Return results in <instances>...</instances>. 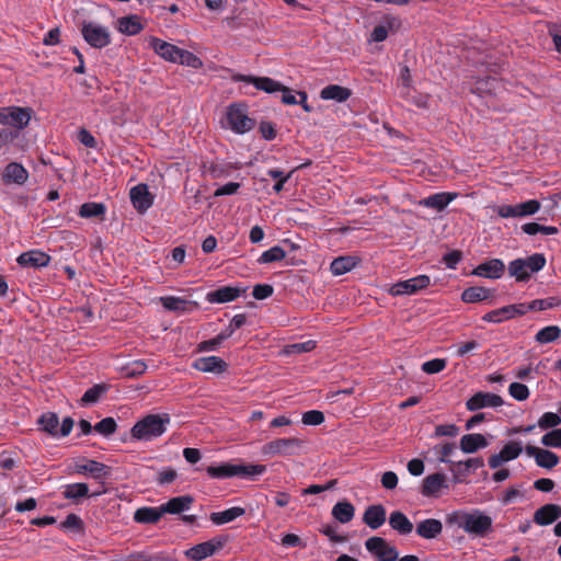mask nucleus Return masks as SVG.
Returning <instances> with one entry per match:
<instances>
[{
    "mask_svg": "<svg viewBox=\"0 0 561 561\" xmlns=\"http://www.w3.org/2000/svg\"><path fill=\"white\" fill-rule=\"evenodd\" d=\"M324 422V414L318 410H310L302 414V423L306 425H320Z\"/></svg>",
    "mask_w": 561,
    "mask_h": 561,
    "instance_id": "680f3d73",
    "label": "nucleus"
},
{
    "mask_svg": "<svg viewBox=\"0 0 561 561\" xmlns=\"http://www.w3.org/2000/svg\"><path fill=\"white\" fill-rule=\"evenodd\" d=\"M244 513L245 510L243 507L234 506L221 512L210 513L209 519L215 525H225L244 515Z\"/></svg>",
    "mask_w": 561,
    "mask_h": 561,
    "instance_id": "c9c22d12",
    "label": "nucleus"
},
{
    "mask_svg": "<svg viewBox=\"0 0 561 561\" xmlns=\"http://www.w3.org/2000/svg\"><path fill=\"white\" fill-rule=\"evenodd\" d=\"M355 507L348 501L337 502L332 508V516L340 523L346 524L354 518Z\"/></svg>",
    "mask_w": 561,
    "mask_h": 561,
    "instance_id": "58836bf2",
    "label": "nucleus"
},
{
    "mask_svg": "<svg viewBox=\"0 0 561 561\" xmlns=\"http://www.w3.org/2000/svg\"><path fill=\"white\" fill-rule=\"evenodd\" d=\"M488 445L486 438L479 433L466 434L460 438V449L466 454H473Z\"/></svg>",
    "mask_w": 561,
    "mask_h": 561,
    "instance_id": "7c9ffc66",
    "label": "nucleus"
},
{
    "mask_svg": "<svg viewBox=\"0 0 561 561\" xmlns=\"http://www.w3.org/2000/svg\"><path fill=\"white\" fill-rule=\"evenodd\" d=\"M457 193L442 192L427 196L421 204L425 207L436 209L437 211L444 210L456 197Z\"/></svg>",
    "mask_w": 561,
    "mask_h": 561,
    "instance_id": "c756f323",
    "label": "nucleus"
},
{
    "mask_svg": "<svg viewBox=\"0 0 561 561\" xmlns=\"http://www.w3.org/2000/svg\"><path fill=\"white\" fill-rule=\"evenodd\" d=\"M459 433V427L455 424H440L435 427V436L443 437L449 436L455 437Z\"/></svg>",
    "mask_w": 561,
    "mask_h": 561,
    "instance_id": "338daca9",
    "label": "nucleus"
},
{
    "mask_svg": "<svg viewBox=\"0 0 561 561\" xmlns=\"http://www.w3.org/2000/svg\"><path fill=\"white\" fill-rule=\"evenodd\" d=\"M232 80L234 82H244L253 84L256 90L270 94L278 92L280 89H283V84L279 81H276L270 77H255L251 75L237 73L232 77Z\"/></svg>",
    "mask_w": 561,
    "mask_h": 561,
    "instance_id": "4468645a",
    "label": "nucleus"
},
{
    "mask_svg": "<svg viewBox=\"0 0 561 561\" xmlns=\"http://www.w3.org/2000/svg\"><path fill=\"white\" fill-rule=\"evenodd\" d=\"M33 110L21 106H3L0 107V124L14 128L13 130L24 129L32 117Z\"/></svg>",
    "mask_w": 561,
    "mask_h": 561,
    "instance_id": "423d86ee",
    "label": "nucleus"
},
{
    "mask_svg": "<svg viewBox=\"0 0 561 561\" xmlns=\"http://www.w3.org/2000/svg\"><path fill=\"white\" fill-rule=\"evenodd\" d=\"M227 123L230 129L237 134H244L254 127V121L247 114V107L240 103H233L227 108Z\"/></svg>",
    "mask_w": 561,
    "mask_h": 561,
    "instance_id": "6e6552de",
    "label": "nucleus"
},
{
    "mask_svg": "<svg viewBox=\"0 0 561 561\" xmlns=\"http://www.w3.org/2000/svg\"><path fill=\"white\" fill-rule=\"evenodd\" d=\"M389 525L400 535H409L413 530L411 520L400 511H394L389 516Z\"/></svg>",
    "mask_w": 561,
    "mask_h": 561,
    "instance_id": "e433bc0d",
    "label": "nucleus"
},
{
    "mask_svg": "<svg viewBox=\"0 0 561 561\" xmlns=\"http://www.w3.org/2000/svg\"><path fill=\"white\" fill-rule=\"evenodd\" d=\"M366 549L377 558V561H396L399 552L381 537H370L365 542Z\"/></svg>",
    "mask_w": 561,
    "mask_h": 561,
    "instance_id": "ddd939ff",
    "label": "nucleus"
},
{
    "mask_svg": "<svg viewBox=\"0 0 561 561\" xmlns=\"http://www.w3.org/2000/svg\"><path fill=\"white\" fill-rule=\"evenodd\" d=\"M415 533L423 539H435L443 533V524L439 519L427 518L417 523Z\"/></svg>",
    "mask_w": 561,
    "mask_h": 561,
    "instance_id": "a878e982",
    "label": "nucleus"
},
{
    "mask_svg": "<svg viewBox=\"0 0 561 561\" xmlns=\"http://www.w3.org/2000/svg\"><path fill=\"white\" fill-rule=\"evenodd\" d=\"M499 81L494 77H486L476 81L472 92L479 95H486L494 93L500 87Z\"/></svg>",
    "mask_w": 561,
    "mask_h": 561,
    "instance_id": "a19ab883",
    "label": "nucleus"
},
{
    "mask_svg": "<svg viewBox=\"0 0 561 561\" xmlns=\"http://www.w3.org/2000/svg\"><path fill=\"white\" fill-rule=\"evenodd\" d=\"M61 528L71 529L75 531H81L83 528L82 519L76 514H69L66 516L65 520L61 522Z\"/></svg>",
    "mask_w": 561,
    "mask_h": 561,
    "instance_id": "e2e57ef3",
    "label": "nucleus"
},
{
    "mask_svg": "<svg viewBox=\"0 0 561 561\" xmlns=\"http://www.w3.org/2000/svg\"><path fill=\"white\" fill-rule=\"evenodd\" d=\"M455 448L456 445L454 443H445L443 445L435 446L433 450L440 462L451 465L453 461L449 459V457L454 453Z\"/></svg>",
    "mask_w": 561,
    "mask_h": 561,
    "instance_id": "5fc2aeb1",
    "label": "nucleus"
},
{
    "mask_svg": "<svg viewBox=\"0 0 561 561\" xmlns=\"http://www.w3.org/2000/svg\"><path fill=\"white\" fill-rule=\"evenodd\" d=\"M117 428V424L113 417H104L100 422H98L94 425V430L103 435V436H110L115 433Z\"/></svg>",
    "mask_w": 561,
    "mask_h": 561,
    "instance_id": "6e6d98bb",
    "label": "nucleus"
},
{
    "mask_svg": "<svg viewBox=\"0 0 561 561\" xmlns=\"http://www.w3.org/2000/svg\"><path fill=\"white\" fill-rule=\"evenodd\" d=\"M530 305L533 311H543L561 306V298L552 296L543 299H535L530 301Z\"/></svg>",
    "mask_w": 561,
    "mask_h": 561,
    "instance_id": "3c124183",
    "label": "nucleus"
},
{
    "mask_svg": "<svg viewBox=\"0 0 561 561\" xmlns=\"http://www.w3.org/2000/svg\"><path fill=\"white\" fill-rule=\"evenodd\" d=\"M561 336V329L558 325H548L536 333L535 340L538 343L547 344L554 342Z\"/></svg>",
    "mask_w": 561,
    "mask_h": 561,
    "instance_id": "c03bdc74",
    "label": "nucleus"
},
{
    "mask_svg": "<svg viewBox=\"0 0 561 561\" xmlns=\"http://www.w3.org/2000/svg\"><path fill=\"white\" fill-rule=\"evenodd\" d=\"M447 365L444 358H434L423 363L422 370L428 375L440 373Z\"/></svg>",
    "mask_w": 561,
    "mask_h": 561,
    "instance_id": "052dcab7",
    "label": "nucleus"
},
{
    "mask_svg": "<svg viewBox=\"0 0 561 561\" xmlns=\"http://www.w3.org/2000/svg\"><path fill=\"white\" fill-rule=\"evenodd\" d=\"M305 447V442L297 437H285L271 440L263 445L262 454L264 456H297Z\"/></svg>",
    "mask_w": 561,
    "mask_h": 561,
    "instance_id": "39448f33",
    "label": "nucleus"
},
{
    "mask_svg": "<svg viewBox=\"0 0 561 561\" xmlns=\"http://www.w3.org/2000/svg\"><path fill=\"white\" fill-rule=\"evenodd\" d=\"M505 272V264L500 259H491L486 262L479 264L473 270V275L479 277L497 279L502 277Z\"/></svg>",
    "mask_w": 561,
    "mask_h": 561,
    "instance_id": "aec40b11",
    "label": "nucleus"
},
{
    "mask_svg": "<svg viewBox=\"0 0 561 561\" xmlns=\"http://www.w3.org/2000/svg\"><path fill=\"white\" fill-rule=\"evenodd\" d=\"M525 451L529 457H534L536 465L545 469H552L559 463V456L548 449L527 445Z\"/></svg>",
    "mask_w": 561,
    "mask_h": 561,
    "instance_id": "a211bd4d",
    "label": "nucleus"
},
{
    "mask_svg": "<svg viewBox=\"0 0 561 561\" xmlns=\"http://www.w3.org/2000/svg\"><path fill=\"white\" fill-rule=\"evenodd\" d=\"M274 288L270 284H257L253 287L252 296L257 300H263L271 297Z\"/></svg>",
    "mask_w": 561,
    "mask_h": 561,
    "instance_id": "0e129e2a",
    "label": "nucleus"
},
{
    "mask_svg": "<svg viewBox=\"0 0 561 561\" xmlns=\"http://www.w3.org/2000/svg\"><path fill=\"white\" fill-rule=\"evenodd\" d=\"M145 28L141 18L137 14H130L117 20V30L128 36L139 34Z\"/></svg>",
    "mask_w": 561,
    "mask_h": 561,
    "instance_id": "c85d7f7f",
    "label": "nucleus"
},
{
    "mask_svg": "<svg viewBox=\"0 0 561 561\" xmlns=\"http://www.w3.org/2000/svg\"><path fill=\"white\" fill-rule=\"evenodd\" d=\"M80 31L84 41L93 48L101 49L111 44V33L106 26L83 21Z\"/></svg>",
    "mask_w": 561,
    "mask_h": 561,
    "instance_id": "0eeeda50",
    "label": "nucleus"
},
{
    "mask_svg": "<svg viewBox=\"0 0 561 561\" xmlns=\"http://www.w3.org/2000/svg\"><path fill=\"white\" fill-rule=\"evenodd\" d=\"M541 207L537 199H529L515 205H500L496 207V214L502 218L528 217L535 215Z\"/></svg>",
    "mask_w": 561,
    "mask_h": 561,
    "instance_id": "9b49d317",
    "label": "nucleus"
},
{
    "mask_svg": "<svg viewBox=\"0 0 561 561\" xmlns=\"http://www.w3.org/2000/svg\"><path fill=\"white\" fill-rule=\"evenodd\" d=\"M484 466V460L481 457L469 458L465 461L451 462L450 471L456 481L461 482L470 473Z\"/></svg>",
    "mask_w": 561,
    "mask_h": 561,
    "instance_id": "4be33fe9",
    "label": "nucleus"
},
{
    "mask_svg": "<svg viewBox=\"0 0 561 561\" xmlns=\"http://www.w3.org/2000/svg\"><path fill=\"white\" fill-rule=\"evenodd\" d=\"M193 367L196 370L203 371V373H213L220 375L228 369V364L218 356H205L197 358L193 363Z\"/></svg>",
    "mask_w": 561,
    "mask_h": 561,
    "instance_id": "412c9836",
    "label": "nucleus"
},
{
    "mask_svg": "<svg viewBox=\"0 0 561 561\" xmlns=\"http://www.w3.org/2000/svg\"><path fill=\"white\" fill-rule=\"evenodd\" d=\"M493 290L481 287V286H471L466 288L461 294V300L466 304H474L479 301H483L492 297Z\"/></svg>",
    "mask_w": 561,
    "mask_h": 561,
    "instance_id": "f704fd0d",
    "label": "nucleus"
},
{
    "mask_svg": "<svg viewBox=\"0 0 561 561\" xmlns=\"http://www.w3.org/2000/svg\"><path fill=\"white\" fill-rule=\"evenodd\" d=\"M176 64L184 65V66H187V67H191L194 69H198L203 66V61L201 60L199 57H197L195 54H193L188 50L182 49V48L180 50L179 59H178Z\"/></svg>",
    "mask_w": 561,
    "mask_h": 561,
    "instance_id": "864d4df0",
    "label": "nucleus"
},
{
    "mask_svg": "<svg viewBox=\"0 0 561 561\" xmlns=\"http://www.w3.org/2000/svg\"><path fill=\"white\" fill-rule=\"evenodd\" d=\"M130 202L139 214H145L152 205L154 196L149 192L148 185L145 183L137 184L130 188Z\"/></svg>",
    "mask_w": 561,
    "mask_h": 561,
    "instance_id": "2eb2a0df",
    "label": "nucleus"
},
{
    "mask_svg": "<svg viewBox=\"0 0 561 561\" xmlns=\"http://www.w3.org/2000/svg\"><path fill=\"white\" fill-rule=\"evenodd\" d=\"M123 561H172V558L163 552L149 554L145 551H136L126 556Z\"/></svg>",
    "mask_w": 561,
    "mask_h": 561,
    "instance_id": "a18cd8bd",
    "label": "nucleus"
},
{
    "mask_svg": "<svg viewBox=\"0 0 561 561\" xmlns=\"http://www.w3.org/2000/svg\"><path fill=\"white\" fill-rule=\"evenodd\" d=\"M546 262V256L542 253L515 259L508 264V275L518 283H526L530 279L533 273H537L545 267Z\"/></svg>",
    "mask_w": 561,
    "mask_h": 561,
    "instance_id": "7ed1b4c3",
    "label": "nucleus"
},
{
    "mask_svg": "<svg viewBox=\"0 0 561 561\" xmlns=\"http://www.w3.org/2000/svg\"><path fill=\"white\" fill-rule=\"evenodd\" d=\"M149 47L162 59L176 64L181 48L156 36L148 39Z\"/></svg>",
    "mask_w": 561,
    "mask_h": 561,
    "instance_id": "f3484780",
    "label": "nucleus"
},
{
    "mask_svg": "<svg viewBox=\"0 0 561 561\" xmlns=\"http://www.w3.org/2000/svg\"><path fill=\"white\" fill-rule=\"evenodd\" d=\"M446 477L444 473H433L424 478L422 494L424 496L436 495L445 486Z\"/></svg>",
    "mask_w": 561,
    "mask_h": 561,
    "instance_id": "473e14b6",
    "label": "nucleus"
},
{
    "mask_svg": "<svg viewBox=\"0 0 561 561\" xmlns=\"http://www.w3.org/2000/svg\"><path fill=\"white\" fill-rule=\"evenodd\" d=\"M561 424V416L554 412H545L538 420L537 425L546 431Z\"/></svg>",
    "mask_w": 561,
    "mask_h": 561,
    "instance_id": "603ef678",
    "label": "nucleus"
},
{
    "mask_svg": "<svg viewBox=\"0 0 561 561\" xmlns=\"http://www.w3.org/2000/svg\"><path fill=\"white\" fill-rule=\"evenodd\" d=\"M62 495L67 500H79L89 495V486L87 483L78 482L65 485Z\"/></svg>",
    "mask_w": 561,
    "mask_h": 561,
    "instance_id": "37998d69",
    "label": "nucleus"
},
{
    "mask_svg": "<svg viewBox=\"0 0 561 561\" xmlns=\"http://www.w3.org/2000/svg\"><path fill=\"white\" fill-rule=\"evenodd\" d=\"M446 522L448 525H456L468 535L478 538H484L493 530L492 518L480 510L454 512L447 515Z\"/></svg>",
    "mask_w": 561,
    "mask_h": 561,
    "instance_id": "f257e3e1",
    "label": "nucleus"
},
{
    "mask_svg": "<svg viewBox=\"0 0 561 561\" xmlns=\"http://www.w3.org/2000/svg\"><path fill=\"white\" fill-rule=\"evenodd\" d=\"M51 257L41 250H30L21 253L16 263L22 267H45L50 263Z\"/></svg>",
    "mask_w": 561,
    "mask_h": 561,
    "instance_id": "6ab92c4d",
    "label": "nucleus"
},
{
    "mask_svg": "<svg viewBox=\"0 0 561 561\" xmlns=\"http://www.w3.org/2000/svg\"><path fill=\"white\" fill-rule=\"evenodd\" d=\"M107 391V386L104 383L94 385L89 388L82 396L80 402L82 405L95 403L100 400L102 394Z\"/></svg>",
    "mask_w": 561,
    "mask_h": 561,
    "instance_id": "49530a36",
    "label": "nucleus"
},
{
    "mask_svg": "<svg viewBox=\"0 0 561 561\" xmlns=\"http://www.w3.org/2000/svg\"><path fill=\"white\" fill-rule=\"evenodd\" d=\"M160 302L169 311H186L188 301L182 297L164 296L160 297Z\"/></svg>",
    "mask_w": 561,
    "mask_h": 561,
    "instance_id": "de8ad7c7",
    "label": "nucleus"
},
{
    "mask_svg": "<svg viewBox=\"0 0 561 561\" xmlns=\"http://www.w3.org/2000/svg\"><path fill=\"white\" fill-rule=\"evenodd\" d=\"M523 451L522 445L518 442H510L502 449L501 454L506 461L516 459Z\"/></svg>",
    "mask_w": 561,
    "mask_h": 561,
    "instance_id": "4d7b16f0",
    "label": "nucleus"
},
{
    "mask_svg": "<svg viewBox=\"0 0 561 561\" xmlns=\"http://www.w3.org/2000/svg\"><path fill=\"white\" fill-rule=\"evenodd\" d=\"M561 517V507L558 504H545L534 514V523L539 526H547Z\"/></svg>",
    "mask_w": 561,
    "mask_h": 561,
    "instance_id": "b1692460",
    "label": "nucleus"
},
{
    "mask_svg": "<svg viewBox=\"0 0 561 561\" xmlns=\"http://www.w3.org/2000/svg\"><path fill=\"white\" fill-rule=\"evenodd\" d=\"M351 95L352 91L348 88L339 84L327 85L320 91L322 100H333L340 103L347 101Z\"/></svg>",
    "mask_w": 561,
    "mask_h": 561,
    "instance_id": "72a5a7b5",
    "label": "nucleus"
},
{
    "mask_svg": "<svg viewBox=\"0 0 561 561\" xmlns=\"http://www.w3.org/2000/svg\"><path fill=\"white\" fill-rule=\"evenodd\" d=\"M511 319H513V318H512V312H511L508 306H504L502 308L489 311L482 317L483 321L490 322V323H501L503 321L511 320Z\"/></svg>",
    "mask_w": 561,
    "mask_h": 561,
    "instance_id": "8fccbe9b",
    "label": "nucleus"
},
{
    "mask_svg": "<svg viewBox=\"0 0 561 561\" xmlns=\"http://www.w3.org/2000/svg\"><path fill=\"white\" fill-rule=\"evenodd\" d=\"M359 260L356 256H339L334 259L330 265V270L333 275L340 276L352 271Z\"/></svg>",
    "mask_w": 561,
    "mask_h": 561,
    "instance_id": "4c0bfd02",
    "label": "nucleus"
},
{
    "mask_svg": "<svg viewBox=\"0 0 561 561\" xmlns=\"http://www.w3.org/2000/svg\"><path fill=\"white\" fill-rule=\"evenodd\" d=\"M508 393L517 401H525L529 397V389L520 382H512L508 387Z\"/></svg>",
    "mask_w": 561,
    "mask_h": 561,
    "instance_id": "bf43d9fd",
    "label": "nucleus"
},
{
    "mask_svg": "<svg viewBox=\"0 0 561 561\" xmlns=\"http://www.w3.org/2000/svg\"><path fill=\"white\" fill-rule=\"evenodd\" d=\"M178 477L176 471L173 468H165L161 471H159L157 477V482L159 484H170L172 483Z\"/></svg>",
    "mask_w": 561,
    "mask_h": 561,
    "instance_id": "774afa93",
    "label": "nucleus"
},
{
    "mask_svg": "<svg viewBox=\"0 0 561 561\" xmlns=\"http://www.w3.org/2000/svg\"><path fill=\"white\" fill-rule=\"evenodd\" d=\"M503 403L504 401L501 396L491 392L479 391L467 400L466 408L468 411L473 412L483 408H497Z\"/></svg>",
    "mask_w": 561,
    "mask_h": 561,
    "instance_id": "dca6fc26",
    "label": "nucleus"
},
{
    "mask_svg": "<svg viewBox=\"0 0 561 561\" xmlns=\"http://www.w3.org/2000/svg\"><path fill=\"white\" fill-rule=\"evenodd\" d=\"M541 444L547 447L561 448V428H554L541 437Z\"/></svg>",
    "mask_w": 561,
    "mask_h": 561,
    "instance_id": "13d9d810",
    "label": "nucleus"
},
{
    "mask_svg": "<svg viewBox=\"0 0 561 561\" xmlns=\"http://www.w3.org/2000/svg\"><path fill=\"white\" fill-rule=\"evenodd\" d=\"M106 207L102 203L89 202L80 206L78 215L82 218H95L103 217L105 215Z\"/></svg>",
    "mask_w": 561,
    "mask_h": 561,
    "instance_id": "79ce46f5",
    "label": "nucleus"
},
{
    "mask_svg": "<svg viewBox=\"0 0 561 561\" xmlns=\"http://www.w3.org/2000/svg\"><path fill=\"white\" fill-rule=\"evenodd\" d=\"M163 516L161 505L158 507L144 506L134 513V520L138 524H157Z\"/></svg>",
    "mask_w": 561,
    "mask_h": 561,
    "instance_id": "2f4dec72",
    "label": "nucleus"
},
{
    "mask_svg": "<svg viewBox=\"0 0 561 561\" xmlns=\"http://www.w3.org/2000/svg\"><path fill=\"white\" fill-rule=\"evenodd\" d=\"M41 430L48 433L53 437H58L59 417L54 412H46L41 415L37 421Z\"/></svg>",
    "mask_w": 561,
    "mask_h": 561,
    "instance_id": "ea45409f",
    "label": "nucleus"
},
{
    "mask_svg": "<svg viewBox=\"0 0 561 561\" xmlns=\"http://www.w3.org/2000/svg\"><path fill=\"white\" fill-rule=\"evenodd\" d=\"M227 542V537L219 536L208 541L197 543L185 551V556L193 561H202L208 557H211L219 549H221Z\"/></svg>",
    "mask_w": 561,
    "mask_h": 561,
    "instance_id": "f8f14e48",
    "label": "nucleus"
},
{
    "mask_svg": "<svg viewBox=\"0 0 561 561\" xmlns=\"http://www.w3.org/2000/svg\"><path fill=\"white\" fill-rule=\"evenodd\" d=\"M548 34L551 36L556 50L561 54V24L560 23H549L548 24Z\"/></svg>",
    "mask_w": 561,
    "mask_h": 561,
    "instance_id": "69168bd1",
    "label": "nucleus"
},
{
    "mask_svg": "<svg viewBox=\"0 0 561 561\" xmlns=\"http://www.w3.org/2000/svg\"><path fill=\"white\" fill-rule=\"evenodd\" d=\"M430 285V276L421 274L415 277L405 280H400L393 284L389 289V294L392 296L414 295L427 288Z\"/></svg>",
    "mask_w": 561,
    "mask_h": 561,
    "instance_id": "9d476101",
    "label": "nucleus"
},
{
    "mask_svg": "<svg viewBox=\"0 0 561 561\" xmlns=\"http://www.w3.org/2000/svg\"><path fill=\"white\" fill-rule=\"evenodd\" d=\"M363 522L371 529L381 527L386 522V508L381 504L368 506L364 512Z\"/></svg>",
    "mask_w": 561,
    "mask_h": 561,
    "instance_id": "bb28decb",
    "label": "nucleus"
},
{
    "mask_svg": "<svg viewBox=\"0 0 561 561\" xmlns=\"http://www.w3.org/2000/svg\"><path fill=\"white\" fill-rule=\"evenodd\" d=\"M28 179L27 170L18 162H10L2 172V181L5 184L23 185Z\"/></svg>",
    "mask_w": 561,
    "mask_h": 561,
    "instance_id": "5701e85b",
    "label": "nucleus"
},
{
    "mask_svg": "<svg viewBox=\"0 0 561 561\" xmlns=\"http://www.w3.org/2000/svg\"><path fill=\"white\" fill-rule=\"evenodd\" d=\"M194 499L191 495H182L170 499L168 502L161 504L164 514H181L191 508Z\"/></svg>",
    "mask_w": 561,
    "mask_h": 561,
    "instance_id": "cd10ccee",
    "label": "nucleus"
},
{
    "mask_svg": "<svg viewBox=\"0 0 561 561\" xmlns=\"http://www.w3.org/2000/svg\"><path fill=\"white\" fill-rule=\"evenodd\" d=\"M171 417L168 413L148 414L131 427L130 435L134 439L150 442L165 433Z\"/></svg>",
    "mask_w": 561,
    "mask_h": 561,
    "instance_id": "f03ea898",
    "label": "nucleus"
},
{
    "mask_svg": "<svg viewBox=\"0 0 561 561\" xmlns=\"http://www.w3.org/2000/svg\"><path fill=\"white\" fill-rule=\"evenodd\" d=\"M242 289L232 286H222L216 290L209 291L206 299L210 304H225L230 302L241 296Z\"/></svg>",
    "mask_w": 561,
    "mask_h": 561,
    "instance_id": "393cba45",
    "label": "nucleus"
},
{
    "mask_svg": "<svg viewBox=\"0 0 561 561\" xmlns=\"http://www.w3.org/2000/svg\"><path fill=\"white\" fill-rule=\"evenodd\" d=\"M266 471L264 465H233L229 462L219 466H208L207 474L213 479H227L231 477L253 478Z\"/></svg>",
    "mask_w": 561,
    "mask_h": 561,
    "instance_id": "20e7f679",
    "label": "nucleus"
},
{
    "mask_svg": "<svg viewBox=\"0 0 561 561\" xmlns=\"http://www.w3.org/2000/svg\"><path fill=\"white\" fill-rule=\"evenodd\" d=\"M73 472L89 476L96 481H104L112 473V468L93 459H81L73 465Z\"/></svg>",
    "mask_w": 561,
    "mask_h": 561,
    "instance_id": "1a4fd4ad",
    "label": "nucleus"
},
{
    "mask_svg": "<svg viewBox=\"0 0 561 561\" xmlns=\"http://www.w3.org/2000/svg\"><path fill=\"white\" fill-rule=\"evenodd\" d=\"M286 257V251L279 247L274 245L268 250L264 251L259 257L257 262L260 264H268L273 262H279Z\"/></svg>",
    "mask_w": 561,
    "mask_h": 561,
    "instance_id": "09e8293b",
    "label": "nucleus"
}]
</instances>
